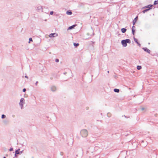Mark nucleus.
I'll return each instance as SVG.
<instances>
[{"instance_id":"f257e3e1","label":"nucleus","mask_w":158,"mask_h":158,"mask_svg":"<svg viewBox=\"0 0 158 158\" xmlns=\"http://www.w3.org/2000/svg\"><path fill=\"white\" fill-rule=\"evenodd\" d=\"M80 134L82 137H85L88 135V132L86 129H82L80 131Z\"/></svg>"},{"instance_id":"f03ea898","label":"nucleus","mask_w":158,"mask_h":158,"mask_svg":"<svg viewBox=\"0 0 158 158\" xmlns=\"http://www.w3.org/2000/svg\"><path fill=\"white\" fill-rule=\"evenodd\" d=\"M130 44L131 41L129 39H127L125 40H123L121 41V43L123 46L126 47L127 46V43Z\"/></svg>"},{"instance_id":"7ed1b4c3","label":"nucleus","mask_w":158,"mask_h":158,"mask_svg":"<svg viewBox=\"0 0 158 158\" xmlns=\"http://www.w3.org/2000/svg\"><path fill=\"white\" fill-rule=\"evenodd\" d=\"M36 10L37 11L40 12V11L43 12V8L42 6L40 5H38L36 7Z\"/></svg>"},{"instance_id":"20e7f679","label":"nucleus","mask_w":158,"mask_h":158,"mask_svg":"<svg viewBox=\"0 0 158 158\" xmlns=\"http://www.w3.org/2000/svg\"><path fill=\"white\" fill-rule=\"evenodd\" d=\"M25 103V100L23 98H21L20 100L19 105L22 109L23 107V104Z\"/></svg>"},{"instance_id":"39448f33","label":"nucleus","mask_w":158,"mask_h":158,"mask_svg":"<svg viewBox=\"0 0 158 158\" xmlns=\"http://www.w3.org/2000/svg\"><path fill=\"white\" fill-rule=\"evenodd\" d=\"M57 35H58V34L57 33H55L50 34L49 35V37H55L57 36Z\"/></svg>"},{"instance_id":"423d86ee","label":"nucleus","mask_w":158,"mask_h":158,"mask_svg":"<svg viewBox=\"0 0 158 158\" xmlns=\"http://www.w3.org/2000/svg\"><path fill=\"white\" fill-rule=\"evenodd\" d=\"M51 91L53 92H54L56 91V88L55 86H53L51 87Z\"/></svg>"},{"instance_id":"0eeeda50","label":"nucleus","mask_w":158,"mask_h":158,"mask_svg":"<svg viewBox=\"0 0 158 158\" xmlns=\"http://www.w3.org/2000/svg\"><path fill=\"white\" fill-rule=\"evenodd\" d=\"M143 49L144 50L145 52H147L148 53H149L150 52V50H149V49H148L147 48H143Z\"/></svg>"},{"instance_id":"6e6552de","label":"nucleus","mask_w":158,"mask_h":158,"mask_svg":"<svg viewBox=\"0 0 158 158\" xmlns=\"http://www.w3.org/2000/svg\"><path fill=\"white\" fill-rule=\"evenodd\" d=\"M138 19V16L136 17L134 20L133 21V25H134Z\"/></svg>"},{"instance_id":"1a4fd4ad","label":"nucleus","mask_w":158,"mask_h":158,"mask_svg":"<svg viewBox=\"0 0 158 158\" xmlns=\"http://www.w3.org/2000/svg\"><path fill=\"white\" fill-rule=\"evenodd\" d=\"M76 26V25H73L72 26H71L70 27H69L68 28V30H71L73 28H74V27H75Z\"/></svg>"},{"instance_id":"9d476101","label":"nucleus","mask_w":158,"mask_h":158,"mask_svg":"<svg viewBox=\"0 0 158 158\" xmlns=\"http://www.w3.org/2000/svg\"><path fill=\"white\" fill-rule=\"evenodd\" d=\"M134 41L138 44V45L140 46V44L138 42L137 40L135 38H134Z\"/></svg>"},{"instance_id":"9b49d317","label":"nucleus","mask_w":158,"mask_h":158,"mask_svg":"<svg viewBox=\"0 0 158 158\" xmlns=\"http://www.w3.org/2000/svg\"><path fill=\"white\" fill-rule=\"evenodd\" d=\"M66 14L68 15H71L72 14V12L69 10H68L66 12Z\"/></svg>"},{"instance_id":"f8f14e48","label":"nucleus","mask_w":158,"mask_h":158,"mask_svg":"<svg viewBox=\"0 0 158 158\" xmlns=\"http://www.w3.org/2000/svg\"><path fill=\"white\" fill-rule=\"evenodd\" d=\"M151 9V8H148V9H147L144 10H143V11H142V12L143 13H145L146 12H147V11H148L149 10H150Z\"/></svg>"},{"instance_id":"ddd939ff","label":"nucleus","mask_w":158,"mask_h":158,"mask_svg":"<svg viewBox=\"0 0 158 158\" xmlns=\"http://www.w3.org/2000/svg\"><path fill=\"white\" fill-rule=\"evenodd\" d=\"M153 6V5H149L147 6L144 7H143V8H150V7H152V6Z\"/></svg>"},{"instance_id":"4468645a","label":"nucleus","mask_w":158,"mask_h":158,"mask_svg":"<svg viewBox=\"0 0 158 158\" xmlns=\"http://www.w3.org/2000/svg\"><path fill=\"white\" fill-rule=\"evenodd\" d=\"M121 31L123 33H125L127 31V29L126 28H123L121 29Z\"/></svg>"},{"instance_id":"2eb2a0df","label":"nucleus","mask_w":158,"mask_h":158,"mask_svg":"<svg viewBox=\"0 0 158 158\" xmlns=\"http://www.w3.org/2000/svg\"><path fill=\"white\" fill-rule=\"evenodd\" d=\"M114 92L116 93H118L119 91V89H114Z\"/></svg>"},{"instance_id":"dca6fc26","label":"nucleus","mask_w":158,"mask_h":158,"mask_svg":"<svg viewBox=\"0 0 158 158\" xmlns=\"http://www.w3.org/2000/svg\"><path fill=\"white\" fill-rule=\"evenodd\" d=\"M20 150V149H19L18 150H17L15 151V153L16 154H20V152H19V150Z\"/></svg>"},{"instance_id":"f3484780","label":"nucleus","mask_w":158,"mask_h":158,"mask_svg":"<svg viewBox=\"0 0 158 158\" xmlns=\"http://www.w3.org/2000/svg\"><path fill=\"white\" fill-rule=\"evenodd\" d=\"M141 68H142L141 66H139V65H138L137 66V69L138 70L140 69H141Z\"/></svg>"},{"instance_id":"a211bd4d","label":"nucleus","mask_w":158,"mask_h":158,"mask_svg":"<svg viewBox=\"0 0 158 158\" xmlns=\"http://www.w3.org/2000/svg\"><path fill=\"white\" fill-rule=\"evenodd\" d=\"M73 45L74 46L77 47L79 46V44L78 43L76 44V43H74Z\"/></svg>"},{"instance_id":"6ab92c4d","label":"nucleus","mask_w":158,"mask_h":158,"mask_svg":"<svg viewBox=\"0 0 158 158\" xmlns=\"http://www.w3.org/2000/svg\"><path fill=\"white\" fill-rule=\"evenodd\" d=\"M158 3V0L155 1L154 3V5H156Z\"/></svg>"},{"instance_id":"aec40b11","label":"nucleus","mask_w":158,"mask_h":158,"mask_svg":"<svg viewBox=\"0 0 158 158\" xmlns=\"http://www.w3.org/2000/svg\"><path fill=\"white\" fill-rule=\"evenodd\" d=\"M6 117V116L4 114H2V118H5Z\"/></svg>"},{"instance_id":"412c9836","label":"nucleus","mask_w":158,"mask_h":158,"mask_svg":"<svg viewBox=\"0 0 158 158\" xmlns=\"http://www.w3.org/2000/svg\"><path fill=\"white\" fill-rule=\"evenodd\" d=\"M132 34L133 35H134V33L135 32V30H133V29L132 30Z\"/></svg>"},{"instance_id":"4be33fe9","label":"nucleus","mask_w":158,"mask_h":158,"mask_svg":"<svg viewBox=\"0 0 158 158\" xmlns=\"http://www.w3.org/2000/svg\"><path fill=\"white\" fill-rule=\"evenodd\" d=\"M29 43H30V41H32V39L31 38H30L29 39Z\"/></svg>"},{"instance_id":"5701e85b","label":"nucleus","mask_w":158,"mask_h":158,"mask_svg":"<svg viewBox=\"0 0 158 158\" xmlns=\"http://www.w3.org/2000/svg\"><path fill=\"white\" fill-rule=\"evenodd\" d=\"M55 61L56 62H58L59 61V60L58 59H56L55 60Z\"/></svg>"},{"instance_id":"b1692460","label":"nucleus","mask_w":158,"mask_h":158,"mask_svg":"<svg viewBox=\"0 0 158 158\" xmlns=\"http://www.w3.org/2000/svg\"><path fill=\"white\" fill-rule=\"evenodd\" d=\"M107 116L108 117H110V114L108 113V114H107Z\"/></svg>"},{"instance_id":"393cba45","label":"nucleus","mask_w":158,"mask_h":158,"mask_svg":"<svg viewBox=\"0 0 158 158\" xmlns=\"http://www.w3.org/2000/svg\"><path fill=\"white\" fill-rule=\"evenodd\" d=\"M135 27L134 26H133L132 28V30L133 29V30H135Z\"/></svg>"},{"instance_id":"a878e982","label":"nucleus","mask_w":158,"mask_h":158,"mask_svg":"<svg viewBox=\"0 0 158 158\" xmlns=\"http://www.w3.org/2000/svg\"><path fill=\"white\" fill-rule=\"evenodd\" d=\"M53 14V12L52 11H51L50 12V14L51 15H52Z\"/></svg>"},{"instance_id":"bb28decb","label":"nucleus","mask_w":158,"mask_h":158,"mask_svg":"<svg viewBox=\"0 0 158 158\" xmlns=\"http://www.w3.org/2000/svg\"><path fill=\"white\" fill-rule=\"evenodd\" d=\"M13 150V148H10V149H9V151H12Z\"/></svg>"},{"instance_id":"cd10ccee","label":"nucleus","mask_w":158,"mask_h":158,"mask_svg":"<svg viewBox=\"0 0 158 158\" xmlns=\"http://www.w3.org/2000/svg\"><path fill=\"white\" fill-rule=\"evenodd\" d=\"M23 92H25L26 91V89L25 88H24L23 89Z\"/></svg>"},{"instance_id":"c85d7f7f","label":"nucleus","mask_w":158,"mask_h":158,"mask_svg":"<svg viewBox=\"0 0 158 158\" xmlns=\"http://www.w3.org/2000/svg\"><path fill=\"white\" fill-rule=\"evenodd\" d=\"M38 81H37L35 83V85L37 86V84H38Z\"/></svg>"},{"instance_id":"c756f323","label":"nucleus","mask_w":158,"mask_h":158,"mask_svg":"<svg viewBox=\"0 0 158 158\" xmlns=\"http://www.w3.org/2000/svg\"><path fill=\"white\" fill-rule=\"evenodd\" d=\"M141 109L142 110H143L145 109V108L143 107H142L141 108Z\"/></svg>"},{"instance_id":"7c9ffc66","label":"nucleus","mask_w":158,"mask_h":158,"mask_svg":"<svg viewBox=\"0 0 158 158\" xmlns=\"http://www.w3.org/2000/svg\"><path fill=\"white\" fill-rule=\"evenodd\" d=\"M25 77L27 79L28 78V77L27 76H25Z\"/></svg>"},{"instance_id":"2f4dec72","label":"nucleus","mask_w":158,"mask_h":158,"mask_svg":"<svg viewBox=\"0 0 158 158\" xmlns=\"http://www.w3.org/2000/svg\"><path fill=\"white\" fill-rule=\"evenodd\" d=\"M16 155L17 154L15 153V157H16L17 156Z\"/></svg>"},{"instance_id":"473e14b6","label":"nucleus","mask_w":158,"mask_h":158,"mask_svg":"<svg viewBox=\"0 0 158 158\" xmlns=\"http://www.w3.org/2000/svg\"><path fill=\"white\" fill-rule=\"evenodd\" d=\"M88 109H89V107H86V109L87 110H88Z\"/></svg>"},{"instance_id":"72a5a7b5","label":"nucleus","mask_w":158,"mask_h":158,"mask_svg":"<svg viewBox=\"0 0 158 158\" xmlns=\"http://www.w3.org/2000/svg\"><path fill=\"white\" fill-rule=\"evenodd\" d=\"M22 153V151H21V152H20V154H21Z\"/></svg>"},{"instance_id":"f704fd0d","label":"nucleus","mask_w":158,"mask_h":158,"mask_svg":"<svg viewBox=\"0 0 158 158\" xmlns=\"http://www.w3.org/2000/svg\"><path fill=\"white\" fill-rule=\"evenodd\" d=\"M66 73V72H65V73H64V74H65Z\"/></svg>"},{"instance_id":"c9c22d12","label":"nucleus","mask_w":158,"mask_h":158,"mask_svg":"<svg viewBox=\"0 0 158 158\" xmlns=\"http://www.w3.org/2000/svg\"><path fill=\"white\" fill-rule=\"evenodd\" d=\"M107 73H109V71H107Z\"/></svg>"},{"instance_id":"e433bc0d","label":"nucleus","mask_w":158,"mask_h":158,"mask_svg":"<svg viewBox=\"0 0 158 158\" xmlns=\"http://www.w3.org/2000/svg\"><path fill=\"white\" fill-rule=\"evenodd\" d=\"M3 158H6L5 157H4Z\"/></svg>"},{"instance_id":"4c0bfd02","label":"nucleus","mask_w":158,"mask_h":158,"mask_svg":"<svg viewBox=\"0 0 158 158\" xmlns=\"http://www.w3.org/2000/svg\"><path fill=\"white\" fill-rule=\"evenodd\" d=\"M6 121H4V122L5 123V122H6Z\"/></svg>"},{"instance_id":"58836bf2","label":"nucleus","mask_w":158,"mask_h":158,"mask_svg":"<svg viewBox=\"0 0 158 158\" xmlns=\"http://www.w3.org/2000/svg\"><path fill=\"white\" fill-rule=\"evenodd\" d=\"M13 158H14V157Z\"/></svg>"}]
</instances>
